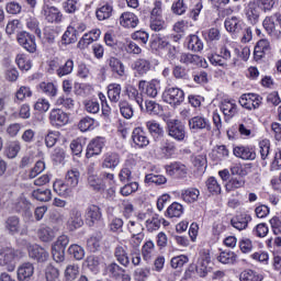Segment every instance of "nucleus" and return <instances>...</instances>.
I'll use <instances>...</instances> for the list:
<instances>
[{"label": "nucleus", "mask_w": 281, "mask_h": 281, "mask_svg": "<svg viewBox=\"0 0 281 281\" xmlns=\"http://www.w3.org/2000/svg\"><path fill=\"white\" fill-rule=\"evenodd\" d=\"M249 221H251V216L247 214H240L232 220V225L235 227V229H238V232H243V229H247Z\"/></svg>", "instance_id": "obj_38"}, {"label": "nucleus", "mask_w": 281, "mask_h": 281, "mask_svg": "<svg viewBox=\"0 0 281 281\" xmlns=\"http://www.w3.org/2000/svg\"><path fill=\"white\" fill-rule=\"evenodd\" d=\"M120 166V154L115 151H108L103 155V161L101 168L108 170H115Z\"/></svg>", "instance_id": "obj_18"}, {"label": "nucleus", "mask_w": 281, "mask_h": 281, "mask_svg": "<svg viewBox=\"0 0 281 281\" xmlns=\"http://www.w3.org/2000/svg\"><path fill=\"white\" fill-rule=\"evenodd\" d=\"M77 30L74 26H68L61 36V42L64 45H71L78 41V35H76Z\"/></svg>", "instance_id": "obj_46"}, {"label": "nucleus", "mask_w": 281, "mask_h": 281, "mask_svg": "<svg viewBox=\"0 0 281 281\" xmlns=\"http://www.w3.org/2000/svg\"><path fill=\"white\" fill-rule=\"evenodd\" d=\"M97 19L98 21H106V19H111L113 14V2H104L101 4V8L97 9Z\"/></svg>", "instance_id": "obj_35"}, {"label": "nucleus", "mask_w": 281, "mask_h": 281, "mask_svg": "<svg viewBox=\"0 0 281 281\" xmlns=\"http://www.w3.org/2000/svg\"><path fill=\"white\" fill-rule=\"evenodd\" d=\"M222 113L226 117V120H232L238 113V105L234 100H223L220 106Z\"/></svg>", "instance_id": "obj_22"}, {"label": "nucleus", "mask_w": 281, "mask_h": 281, "mask_svg": "<svg viewBox=\"0 0 281 281\" xmlns=\"http://www.w3.org/2000/svg\"><path fill=\"white\" fill-rule=\"evenodd\" d=\"M32 196L36 201H43V202L52 201V190L37 189L33 191Z\"/></svg>", "instance_id": "obj_50"}, {"label": "nucleus", "mask_w": 281, "mask_h": 281, "mask_svg": "<svg viewBox=\"0 0 281 281\" xmlns=\"http://www.w3.org/2000/svg\"><path fill=\"white\" fill-rule=\"evenodd\" d=\"M271 49V44L268 40H260L257 45L255 46V54L262 58V54H267Z\"/></svg>", "instance_id": "obj_57"}, {"label": "nucleus", "mask_w": 281, "mask_h": 281, "mask_svg": "<svg viewBox=\"0 0 281 281\" xmlns=\"http://www.w3.org/2000/svg\"><path fill=\"white\" fill-rule=\"evenodd\" d=\"M166 172L169 177H186L188 167L181 162H172L166 166Z\"/></svg>", "instance_id": "obj_27"}, {"label": "nucleus", "mask_w": 281, "mask_h": 281, "mask_svg": "<svg viewBox=\"0 0 281 281\" xmlns=\"http://www.w3.org/2000/svg\"><path fill=\"white\" fill-rule=\"evenodd\" d=\"M138 88L144 91L148 98H157L159 89H161L160 81L157 79H151L149 82L144 80L139 81Z\"/></svg>", "instance_id": "obj_14"}, {"label": "nucleus", "mask_w": 281, "mask_h": 281, "mask_svg": "<svg viewBox=\"0 0 281 281\" xmlns=\"http://www.w3.org/2000/svg\"><path fill=\"white\" fill-rule=\"evenodd\" d=\"M146 128L153 137H164V126L156 120L147 121Z\"/></svg>", "instance_id": "obj_39"}, {"label": "nucleus", "mask_w": 281, "mask_h": 281, "mask_svg": "<svg viewBox=\"0 0 281 281\" xmlns=\"http://www.w3.org/2000/svg\"><path fill=\"white\" fill-rule=\"evenodd\" d=\"M240 188H245V178L241 176H233L225 183L226 192H234L235 190H240Z\"/></svg>", "instance_id": "obj_36"}, {"label": "nucleus", "mask_w": 281, "mask_h": 281, "mask_svg": "<svg viewBox=\"0 0 281 281\" xmlns=\"http://www.w3.org/2000/svg\"><path fill=\"white\" fill-rule=\"evenodd\" d=\"M238 102L246 111H256V109H260V104H262V97L256 93H245L240 95Z\"/></svg>", "instance_id": "obj_5"}, {"label": "nucleus", "mask_w": 281, "mask_h": 281, "mask_svg": "<svg viewBox=\"0 0 281 281\" xmlns=\"http://www.w3.org/2000/svg\"><path fill=\"white\" fill-rule=\"evenodd\" d=\"M48 120L55 128H61V126L69 124V114L60 109H53L49 112Z\"/></svg>", "instance_id": "obj_8"}, {"label": "nucleus", "mask_w": 281, "mask_h": 281, "mask_svg": "<svg viewBox=\"0 0 281 281\" xmlns=\"http://www.w3.org/2000/svg\"><path fill=\"white\" fill-rule=\"evenodd\" d=\"M199 196H201V191L196 188L184 189L181 191V199L186 203H196Z\"/></svg>", "instance_id": "obj_37"}, {"label": "nucleus", "mask_w": 281, "mask_h": 281, "mask_svg": "<svg viewBox=\"0 0 281 281\" xmlns=\"http://www.w3.org/2000/svg\"><path fill=\"white\" fill-rule=\"evenodd\" d=\"M147 232H157L161 227V220L157 213H151L145 222Z\"/></svg>", "instance_id": "obj_43"}, {"label": "nucleus", "mask_w": 281, "mask_h": 281, "mask_svg": "<svg viewBox=\"0 0 281 281\" xmlns=\"http://www.w3.org/2000/svg\"><path fill=\"white\" fill-rule=\"evenodd\" d=\"M29 256L33 260H37V262H45L49 258V252L40 245L34 244L29 246Z\"/></svg>", "instance_id": "obj_20"}, {"label": "nucleus", "mask_w": 281, "mask_h": 281, "mask_svg": "<svg viewBox=\"0 0 281 281\" xmlns=\"http://www.w3.org/2000/svg\"><path fill=\"white\" fill-rule=\"evenodd\" d=\"M4 153L8 159H16L19 153H21V143L19 140L10 142L7 145Z\"/></svg>", "instance_id": "obj_42"}, {"label": "nucleus", "mask_w": 281, "mask_h": 281, "mask_svg": "<svg viewBox=\"0 0 281 281\" xmlns=\"http://www.w3.org/2000/svg\"><path fill=\"white\" fill-rule=\"evenodd\" d=\"M126 93L130 100H134V102H136L140 109H144V99L142 98L139 90L133 86H130L126 89Z\"/></svg>", "instance_id": "obj_47"}, {"label": "nucleus", "mask_w": 281, "mask_h": 281, "mask_svg": "<svg viewBox=\"0 0 281 281\" xmlns=\"http://www.w3.org/2000/svg\"><path fill=\"white\" fill-rule=\"evenodd\" d=\"M166 214L169 218H179L183 214V205L179 202H173L168 206Z\"/></svg>", "instance_id": "obj_48"}, {"label": "nucleus", "mask_w": 281, "mask_h": 281, "mask_svg": "<svg viewBox=\"0 0 281 281\" xmlns=\"http://www.w3.org/2000/svg\"><path fill=\"white\" fill-rule=\"evenodd\" d=\"M135 166V160L127 159L123 168L119 172V179L122 183L132 181L133 179V167Z\"/></svg>", "instance_id": "obj_28"}, {"label": "nucleus", "mask_w": 281, "mask_h": 281, "mask_svg": "<svg viewBox=\"0 0 281 281\" xmlns=\"http://www.w3.org/2000/svg\"><path fill=\"white\" fill-rule=\"evenodd\" d=\"M240 281H262L265 280V277L254 270H244L239 274Z\"/></svg>", "instance_id": "obj_49"}, {"label": "nucleus", "mask_w": 281, "mask_h": 281, "mask_svg": "<svg viewBox=\"0 0 281 281\" xmlns=\"http://www.w3.org/2000/svg\"><path fill=\"white\" fill-rule=\"evenodd\" d=\"M16 40L19 45L26 49L30 54L36 52V37L25 31L18 33Z\"/></svg>", "instance_id": "obj_9"}, {"label": "nucleus", "mask_w": 281, "mask_h": 281, "mask_svg": "<svg viewBox=\"0 0 281 281\" xmlns=\"http://www.w3.org/2000/svg\"><path fill=\"white\" fill-rule=\"evenodd\" d=\"M210 255L203 254L201 258L198 260L195 271L200 278H205L207 273H210Z\"/></svg>", "instance_id": "obj_29"}, {"label": "nucleus", "mask_w": 281, "mask_h": 281, "mask_svg": "<svg viewBox=\"0 0 281 281\" xmlns=\"http://www.w3.org/2000/svg\"><path fill=\"white\" fill-rule=\"evenodd\" d=\"M150 48L157 52L158 49H164L168 47V41L160 37L159 35H153L149 42Z\"/></svg>", "instance_id": "obj_52"}, {"label": "nucleus", "mask_w": 281, "mask_h": 281, "mask_svg": "<svg viewBox=\"0 0 281 281\" xmlns=\"http://www.w3.org/2000/svg\"><path fill=\"white\" fill-rule=\"evenodd\" d=\"M259 153L262 161L269 157V153H271V140L263 138L259 142Z\"/></svg>", "instance_id": "obj_55"}, {"label": "nucleus", "mask_w": 281, "mask_h": 281, "mask_svg": "<svg viewBox=\"0 0 281 281\" xmlns=\"http://www.w3.org/2000/svg\"><path fill=\"white\" fill-rule=\"evenodd\" d=\"M112 74H116L120 78H124L126 76V67L124 66V63L116 57H110L106 60Z\"/></svg>", "instance_id": "obj_26"}, {"label": "nucleus", "mask_w": 281, "mask_h": 281, "mask_svg": "<svg viewBox=\"0 0 281 281\" xmlns=\"http://www.w3.org/2000/svg\"><path fill=\"white\" fill-rule=\"evenodd\" d=\"M133 71L138 76H146L150 71V61L148 59L138 58L132 64Z\"/></svg>", "instance_id": "obj_32"}, {"label": "nucleus", "mask_w": 281, "mask_h": 281, "mask_svg": "<svg viewBox=\"0 0 281 281\" xmlns=\"http://www.w3.org/2000/svg\"><path fill=\"white\" fill-rule=\"evenodd\" d=\"M14 258H16V251L13 248H2L0 250V267H7L8 271H14Z\"/></svg>", "instance_id": "obj_10"}, {"label": "nucleus", "mask_w": 281, "mask_h": 281, "mask_svg": "<svg viewBox=\"0 0 281 281\" xmlns=\"http://www.w3.org/2000/svg\"><path fill=\"white\" fill-rule=\"evenodd\" d=\"M74 71V60L68 59L64 66H60L57 70L56 74L58 78H63L64 76H69Z\"/></svg>", "instance_id": "obj_62"}, {"label": "nucleus", "mask_w": 281, "mask_h": 281, "mask_svg": "<svg viewBox=\"0 0 281 281\" xmlns=\"http://www.w3.org/2000/svg\"><path fill=\"white\" fill-rule=\"evenodd\" d=\"M217 260L222 265H234L236 262V254L234 251H223L217 257Z\"/></svg>", "instance_id": "obj_58"}, {"label": "nucleus", "mask_w": 281, "mask_h": 281, "mask_svg": "<svg viewBox=\"0 0 281 281\" xmlns=\"http://www.w3.org/2000/svg\"><path fill=\"white\" fill-rule=\"evenodd\" d=\"M188 49L191 52H201L203 50V42L196 35H190L188 37Z\"/></svg>", "instance_id": "obj_51"}, {"label": "nucleus", "mask_w": 281, "mask_h": 281, "mask_svg": "<svg viewBox=\"0 0 281 281\" xmlns=\"http://www.w3.org/2000/svg\"><path fill=\"white\" fill-rule=\"evenodd\" d=\"M85 225V222L82 221V212L78 209H72L69 212V216L67 220V227L70 229V232H74L75 229H79V227H82Z\"/></svg>", "instance_id": "obj_15"}, {"label": "nucleus", "mask_w": 281, "mask_h": 281, "mask_svg": "<svg viewBox=\"0 0 281 281\" xmlns=\"http://www.w3.org/2000/svg\"><path fill=\"white\" fill-rule=\"evenodd\" d=\"M224 27L231 34H238L240 31H243L245 24L243 23V21H240V19L236 16H231L225 20Z\"/></svg>", "instance_id": "obj_23"}, {"label": "nucleus", "mask_w": 281, "mask_h": 281, "mask_svg": "<svg viewBox=\"0 0 281 281\" xmlns=\"http://www.w3.org/2000/svg\"><path fill=\"white\" fill-rule=\"evenodd\" d=\"M41 15L47 23H63V12L58 7L47 4V1H44L42 5Z\"/></svg>", "instance_id": "obj_3"}, {"label": "nucleus", "mask_w": 281, "mask_h": 281, "mask_svg": "<svg viewBox=\"0 0 281 281\" xmlns=\"http://www.w3.org/2000/svg\"><path fill=\"white\" fill-rule=\"evenodd\" d=\"M69 245V237L67 235H61L52 245V256L55 262H65V249Z\"/></svg>", "instance_id": "obj_4"}, {"label": "nucleus", "mask_w": 281, "mask_h": 281, "mask_svg": "<svg viewBox=\"0 0 281 281\" xmlns=\"http://www.w3.org/2000/svg\"><path fill=\"white\" fill-rule=\"evenodd\" d=\"M189 128L192 133H199V131H212V125L210 124V120L198 115L189 120Z\"/></svg>", "instance_id": "obj_11"}, {"label": "nucleus", "mask_w": 281, "mask_h": 281, "mask_svg": "<svg viewBox=\"0 0 281 281\" xmlns=\"http://www.w3.org/2000/svg\"><path fill=\"white\" fill-rule=\"evenodd\" d=\"M211 157L214 161H222V159L229 157V149L225 145L216 146L211 151Z\"/></svg>", "instance_id": "obj_44"}, {"label": "nucleus", "mask_w": 281, "mask_h": 281, "mask_svg": "<svg viewBox=\"0 0 281 281\" xmlns=\"http://www.w3.org/2000/svg\"><path fill=\"white\" fill-rule=\"evenodd\" d=\"M162 100L170 106H180L186 100V93L180 88L168 87L162 92Z\"/></svg>", "instance_id": "obj_1"}, {"label": "nucleus", "mask_w": 281, "mask_h": 281, "mask_svg": "<svg viewBox=\"0 0 281 281\" xmlns=\"http://www.w3.org/2000/svg\"><path fill=\"white\" fill-rule=\"evenodd\" d=\"M54 191L59 194V196H71V190L72 188L69 187V184L66 182H63V180H57L53 184Z\"/></svg>", "instance_id": "obj_41"}, {"label": "nucleus", "mask_w": 281, "mask_h": 281, "mask_svg": "<svg viewBox=\"0 0 281 281\" xmlns=\"http://www.w3.org/2000/svg\"><path fill=\"white\" fill-rule=\"evenodd\" d=\"M87 216L91 223H98L102 218V211H100L98 205H91L88 209Z\"/></svg>", "instance_id": "obj_61"}, {"label": "nucleus", "mask_w": 281, "mask_h": 281, "mask_svg": "<svg viewBox=\"0 0 281 281\" xmlns=\"http://www.w3.org/2000/svg\"><path fill=\"white\" fill-rule=\"evenodd\" d=\"M37 238L42 243H52L56 238V232H54V228L43 225L37 229Z\"/></svg>", "instance_id": "obj_31"}, {"label": "nucleus", "mask_w": 281, "mask_h": 281, "mask_svg": "<svg viewBox=\"0 0 281 281\" xmlns=\"http://www.w3.org/2000/svg\"><path fill=\"white\" fill-rule=\"evenodd\" d=\"M65 179L69 188H77L80 182V171L78 169H70L67 171Z\"/></svg>", "instance_id": "obj_45"}, {"label": "nucleus", "mask_w": 281, "mask_h": 281, "mask_svg": "<svg viewBox=\"0 0 281 281\" xmlns=\"http://www.w3.org/2000/svg\"><path fill=\"white\" fill-rule=\"evenodd\" d=\"M211 65L215 67H227L226 60H232V50L229 47L223 46L220 50V55H212L209 57Z\"/></svg>", "instance_id": "obj_12"}, {"label": "nucleus", "mask_w": 281, "mask_h": 281, "mask_svg": "<svg viewBox=\"0 0 281 281\" xmlns=\"http://www.w3.org/2000/svg\"><path fill=\"white\" fill-rule=\"evenodd\" d=\"M281 168V148H277L274 150L273 159L270 164V170L273 172L276 170H280Z\"/></svg>", "instance_id": "obj_64"}, {"label": "nucleus", "mask_w": 281, "mask_h": 281, "mask_svg": "<svg viewBox=\"0 0 281 281\" xmlns=\"http://www.w3.org/2000/svg\"><path fill=\"white\" fill-rule=\"evenodd\" d=\"M132 139L137 148H146V146L150 144L148 136H146V132H144L142 127H136L133 130Z\"/></svg>", "instance_id": "obj_21"}, {"label": "nucleus", "mask_w": 281, "mask_h": 281, "mask_svg": "<svg viewBox=\"0 0 281 281\" xmlns=\"http://www.w3.org/2000/svg\"><path fill=\"white\" fill-rule=\"evenodd\" d=\"M238 131L239 135L243 137H251L254 131H256V124L254 123V120L249 117L244 119V122L239 124Z\"/></svg>", "instance_id": "obj_34"}, {"label": "nucleus", "mask_w": 281, "mask_h": 281, "mask_svg": "<svg viewBox=\"0 0 281 281\" xmlns=\"http://www.w3.org/2000/svg\"><path fill=\"white\" fill-rule=\"evenodd\" d=\"M7 229L10 232V234H19L21 229V224L19 222V217L12 216L7 220Z\"/></svg>", "instance_id": "obj_59"}, {"label": "nucleus", "mask_w": 281, "mask_h": 281, "mask_svg": "<svg viewBox=\"0 0 281 281\" xmlns=\"http://www.w3.org/2000/svg\"><path fill=\"white\" fill-rule=\"evenodd\" d=\"M246 18L248 19L251 25H256L260 19V7L256 1H251L246 7Z\"/></svg>", "instance_id": "obj_24"}, {"label": "nucleus", "mask_w": 281, "mask_h": 281, "mask_svg": "<svg viewBox=\"0 0 281 281\" xmlns=\"http://www.w3.org/2000/svg\"><path fill=\"white\" fill-rule=\"evenodd\" d=\"M60 277V271L57 270L56 267L48 265L45 268V278L46 281H57Z\"/></svg>", "instance_id": "obj_63"}, {"label": "nucleus", "mask_w": 281, "mask_h": 281, "mask_svg": "<svg viewBox=\"0 0 281 281\" xmlns=\"http://www.w3.org/2000/svg\"><path fill=\"white\" fill-rule=\"evenodd\" d=\"M15 63L22 71H30V69H32V60H30V58L24 54L18 55Z\"/></svg>", "instance_id": "obj_54"}, {"label": "nucleus", "mask_w": 281, "mask_h": 281, "mask_svg": "<svg viewBox=\"0 0 281 281\" xmlns=\"http://www.w3.org/2000/svg\"><path fill=\"white\" fill-rule=\"evenodd\" d=\"M122 95V86L120 83H110L108 86V98L112 102H120Z\"/></svg>", "instance_id": "obj_40"}, {"label": "nucleus", "mask_w": 281, "mask_h": 281, "mask_svg": "<svg viewBox=\"0 0 281 281\" xmlns=\"http://www.w3.org/2000/svg\"><path fill=\"white\" fill-rule=\"evenodd\" d=\"M143 259L148 261L155 256V243L153 240H148L143 245L142 248Z\"/></svg>", "instance_id": "obj_53"}, {"label": "nucleus", "mask_w": 281, "mask_h": 281, "mask_svg": "<svg viewBox=\"0 0 281 281\" xmlns=\"http://www.w3.org/2000/svg\"><path fill=\"white\" fill-rule=\"evenodd\" d=\"M162 120L167 123L169 137H172L176 142H183L186 139V125L181 124V121L170 120L166 116Z\"/></svg>", "instance_id": "obj_2"}, {"label": "nucleus", "mask_w": 281, "mask_h": 281, "mask_svg": "<svg viewBox=\"0 0 281 281\" xmlns=\"http://www.w3.org/2000/svg\"><path fill=\"white\" fill-rule=\"evenodd\" d=\"M119 21L120 25H122V27H126L127 30H135V27L139 25V18H137V15H135L133 12L122 13Z\"/></svg>", "instance_id": "obj_19"}, {"label": "nucleus", "mask_w": 281, "mask_h": 281, "mask_svg": "<svg viewBox=\"0 0 281 281\" xmlns=\"http://www.w3.org/2000/svg\"><path fill=\"white\" fill-rule=\"evenodd\" d=\"M207 191L211 194H221V184L218 183V180H216L215 177H210L206 182Z\"/></svg>", "instance_id": "obj_60"}, {"label": "nucleus", "mask_w": 281, "mask_h": 281, "mask_svg": "<svg viewBox=\"0 0 281 281\" xmlns=\"http://www.w3.org/2000/svg\"><path fill=\"white\" fill-rule=\"evenodd\" d=\"M80 0H66L63 2V10L66 14H76L79 10Z\"/></svg>", "instance_id": "obj_56"}, {"label": "nucleus", "mask_w": 281, "mask_h": 281, "mask_svg": "<svg viewBox=\"0 0 281 281\" xmlns=\"http://www.w3.org/2000/svg\"><path fill=\"white\" fill-rule=\"evenodd\" d=\"M101 35H102V31H100V29L91 30L80 38V41L78 42V48L86 49V47H89L91 43H94V41H98Z\"/></svg>", "instance_id": "obj_16"}, {"label": "nucleus", "mask_w": 281, "mask_h": 281, "mask_svg": "<svg viewBox=\"0 0 281 281\" xmlns=\"http://www.w3.org/2000/svg\"><path fill=\"white\" fill-rule=\"evenodd\" d=\"M34 276V265L31 262H24L18 268V280H30Z\"/></svg>", "instance_id": "obj_30"}, {"label": "nucleus", "mask_w": 281, "mask_h": 281, "mask_svg": "<svg viewBox=\"0 0 281 281\" xmlns=\"http://www.w3.org/2000/svg\"><path fill=\"white\" fill-rule=\"evenodd\" d=\"M233 155L239 159H244V161H254L256 159V150L248 146H235L233 148Z\"/></svg>", "instance_id": "obj_17"}, {"label": "nucleus", "mask_w": 281, "mask_h": 281, "mask_svg": "<svg viewBox=\"0 0 281 281\" xmlns=\"http://www.w3.org/2000/svg\"><path fill=\"white\" fill-rule=\"evenodd\" d=\"M88 186L95 192H103L104 190V181H102V173L98 176V171L95 170V164H91L88 166Z\"/></svg>", "instance_id": "obj_6"}, {"label": "nucleus", "mask_w": 281, "mask_h": 281, "mask_svg": "<svg viewBox=\"0 0 281 281\" xmlns=\"http://www.w3.org/2000/svg\"><path fill=\"white\" fill-rule=\"evenodd\" d=\"M103 148H104V138L103 137L98 136V137L92 138L87 146V151H86L87 159H91V157L102 155Z\"/></svg>", "instance_id": "obj_13"}, {"label": "nucleus", "mask_w": 281, "mask_h": 281, "mask_svg": "<svg viewBox=\"0 0 281 281\" xmlns=\"http://www.w3.org/2000/svg\"><path fill=\"white\" fill-rule=\"evenodd\" d=\"M175 153H177V146H175L173 142L161 138L156 143V155L162 159H170Z\"/></svg>", "instance_id": "obj_7"}, {"label": "nucleus", "mask_w": 281, "mask_h": 281, "mask_svg": "<svg viewBox=\"0 0 281 281\" xmlns=\"http://www.w3.org/2000/svg\"><path fill=\"white\" fill-rule=\"evenodd\" d=\"M37 89L42 93H45V95L48 98H56V95H58V86H56L54 82L42 81L37 86Z\"/></svg>", "instance_id": "obj_33"}, {"label": "nucleus", "mask_w": 281, "mask_h": 281, "mask_svg": "<svg viewBox=\"0 0 281 281\" xmlns=\"http://www.w3.org/2000/svg\"><path fill=\"white\" fill-rule=\"evenodd\" d=\"M276 22L281 25V13H274L263 20V29L270 36H273V34H276Z\"/></svg>", "instance_id": "obj_25"}]
</instances>
